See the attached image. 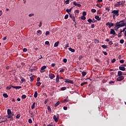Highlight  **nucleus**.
<instances>
[{
	"label": "nucleus",
	"instance_id": "obj_1",
	"mask_svg": "<svg viewBox=\"0 0 126 126\" xmlns=\"http://www.w3.org/2000/svg\"><path fill=\"white\" fill-rule=\"evenodd\" d=\"M120 12V10H114L112 11L111 13H113V14H115L116 16H119V12Z\"/></svg>",
	"mask_w": 126,
	"mask_h": 126
},
{
	"label": "nucleus",
	"instance_id": "obj_2",
	"mask_svg": "<svg viewBox=\"0 0 126 126\" xmlns=\"http://www.w3.org/2000/svg\"><path fill=\"white\" fill-rule=\"evenodd\" d=\"M64 81L65 83H70V84H73V81L70 80L68 79H64Z\"/></svg>",
	"mask_w": 126,
	"mask_h": 126
},
{
	"label": "nucleus",
	"instance_id": "obj_3",
	"mask_svg": "<svg viewBox=\"0 0 126 126\" xmlns=\"http://www.w3.org/2000/svg\"><path fill=\"white\" fill-rule=\"evenodd\" d=\"M13 116H14V114L11 113V114L8 115L7 117H8V119H10L11 121H13Z\"/></svg>",
	"mask_w": 126,
	"mask_h": 126
},
{
	"label": "nucleus",
	"instance_id": "obj_4",
	"mask_svg": "<svg viewBox=\"0 0 126 126\" xmlns=\"http://www.w3.org/2000/svg\"><path fill=\"white\" fill-rule=\"evenodd\" d=\"M57 116H56V115H54L53 116V119L55 121V122H56V123H58V122H59V114H57Z\"/></svg>",
	"mask_w": 126,
	"mask_h": 126
},
{
	"label": "nucleus",
	"instance_id": "obj_5",
	"mask_svg": "<svg viewBox=\"0 0 126 126\" xmlns=\"http://www.w3.org/2000/svg\"><path fill=\"white\" fill-rule=\"evenodd\" d=\"M124 79H125V77L124 76H120L117 78V81H122Z\"/></svg>",
	"mask_w": 126,
	"mask_h": 126
},
{
	"label": "nucleus",
	"instance_id": "obj_6",
	"mask_svg": "<svg viewBox=\"0 0 126 126\" xmlns=\"http://www.w3.org/2000/svg\"><path fill=\"white\" fill-rule=\"evenodd\" d=\"M46 68H47V66L44 65V66H42L41 68L40 72L41 73H43V72H45V70H44L46 69Z\"/></svg>",
	"mask_w": 126,
	"mask_h": 126
},
{
	"label": "nucleus",
	"instance_id": "obj_7",
	"mask_svg": "<svg viewBox=\"0 0 126 126\" xmlns=\"http://www.w3.org/2000/svg\"><path fill=\"white\" fill-rule=\"evenodd\" d=\"M69 17H70V18L72 19L73 21L74 22H75V17H74V16L70 13H69Z\"/></svg>",
	"mask_w": 126,
	"mask_h": 126
},
{
	"label": "nucleus",
	"instance_id": "obj_8",
	"mask_svg": "<svg viewBox=\"0 0 126 126\" xmlns=\"http://www.w3.org/2000/svg\"><path fill=\"white\" fill-rule=\"evenodd\" d=\"M110 34L111 35H116V32H115V30L113 29H110Z\"/></svg>",
	"mask_w": 126,
	"mask_h": 126
},
{
	"label": "nucleus",
	"instance_id": "obj_9",
	"mask_svg": "<svg viewBox=\"0 0 126 126\" xmlns=\"http://www.w3.org/2000/svg\"><path fill=\"white\" fill-rule=\"evenodd\" d=\"M122 75H126V74H123V72L119 71L118 72V76H122Z\"/></svg>",
	"mask_w": 126,
	"mask_h": 126
},
{
	"label": "nucleus",
	"instance_id": "obj_10",
	"mask_svg": "<svg viewBox=\"0 0 126 126\" xmlns=\"http://www.w3.org/2000/svg\"><path fill=\"white\" fill-rule=\"evenodd\" d=\"M126 26V24L125 23H122V24H119V27L117 28V29H119L120 27H124Z\"/></svg>",
	"mask_w": 126,
	"mask_h": 126
},
{
	"label": "nucleus",
	"instance_id": "obj_11",
	"mask_svg": "<svg viewBox=\"0 0 126 126\" xmlns=\"http://www.w3.org/2000/svg\"><path fill=\"white\" fill-rule=\"evenodd\" d=\"M12 88H14V89H21L22 88V87L21 86H12Z\"/></svg>",
	"mask_w": 126,
	"mask_h": 126
},
{
	"label": "nucleus",
	"instance_id": "obj_12",
	"mask_svg": "<svg viewBox=\"0 0 126 126\" xmlns=\"http://www.w3.org/2000/svg\"><path fill=\"white\" fill-rule=\"evenodd\" d=\"M55 74L52 73L49 74V78H50V79H53V78H55Z\"/></svg>",
	"mask_w": 126,
	"mask_h": 126
},
{
	"label": "nucleus",
	"instance_id": "obj_13",
	"mask_svg": "<svg viewBox=\"0 0 126 126\" xmlns=\"http://www.w3.org/2000/svg\"><path fill=\"white\" fill-rule=\"evenodd\" d=\"M119 69L120 70H122V71H125V70H126V68L121 65L120 66H119Z\"/></svg>",
	"mask_w": 126,
	"mask_h": 126
},
{
	"label": "nucleus",
	"instance_id": "obj_14",
	"mask_svg": "<svg viewBox=\"0 0 126 126\" xmlns=\"http://www.w3.org/2000/svg\"><path fill=\"white\" fill-rule=\"evenodd\" d=\"M73 8V7H72L69 9H66V12H67L68 14H69L70 12H71V10H72Z\"/></svg>",
	"mask_w": 126,
	"mask_h": 126
},
{
	"label": "nucleus",
	"instance_id": "obj_15",
	"mask_svg": "<svg viewBox=\"0 0 126 126\" xmlns=\"http://www.w3.org/2000/svg\"><path fill=\"white\" fill-rule=\"evenodd\" d=\"M56 81L57 83H59V82H60V75H58L57 76Z\"/></svg>",
	"mask_w": 126,
	"mask_h": 126
},
{
	"label": "nucleus",
	"instance_id": "obj_16",
	"mask_svg": "<svg viewBox=\"0 0 126 126\" xmlns=\"http://www.w3.org/2000/svg\"><path fill=\"white\" fill-rule=\"evenodd\" d=\"M88 22H89V23H91L93 22V23H95V22H96V21H93L92 19H91V18H89L88 20Z\"/></svg>",
	"mask_w": 126,
	"mask_h": 126
},
{
	"label": "nucleus",
	"instance_id": "obj_17",
	"mask_svg": "<svg viewBox=\"0 0 126 126\" xmlns=\"http://www.w3.org/2000/svg\"><path fill=\"white\" fill-rule=\"evenodd\" d=\"M121 5V2H117V3L115 4L116 7H119Z\"/></svg>",
	"mask_w": 126,
	"mask_h": 126
},
{
	"label": "nucleus",
	"instance_id": "obj_18",
	"mask_svg": "<svg viewBox=\"0 0 126 126\" xmlns=\"http://www.w3.org/2000/svg\"><path fill=\"white\" fill-rule=\"evenodd\" d=\"M95 19H96L97 20H98V21H100V20H101V18H100V17L98 16H95L94 17Z\"/></svg>",
	"mask_w": 126,
	"mask_h": 126
},
{
	"label": "nucleus",
	"instance_id": "obj_19",
	"mask_svg": "<svg viewBox=\"0 0 126 126\" xmlns=\"http://www.w3.org/2000/svg\"><path fill=\"white\" fill-rule=\"evenodd\" d=\"M69 51H70L72 53H74L75 52V50L74 49L71 48V47H70L68 48Z\"/></svg>",
	"mask_w": 126,
	"mask_h": 126
},
{
	"label": "nucleus",
	"instance_id": "obj_20",
	"mask_svg": "<svg viewBox=\"0 0 126 126\" xmlns=\"http://www.w3.org/2000/svg\"><path fill=\"white\" fill-rule=\"evenodd\" d=\"M34 98H37L38 97V92H37V91L35 92L34 94Z\"/></svg>",
	"mask_w": 126,
	"mask_h": 126
},
{
	"label": "nucleus",
	"instance_id": "obj_21",
	"mask_svg": "<svg viewBox=\"0 0 126 126\" xmlns=\"http://www.w3.org/2000/svg\"><path fill=\"white\" fill-rule=\"evenodd\" d=\"M7 115H10L11 114H12L11 113V110L9 109H7Z\"/></svg>",
	"mask_w": 126,
	"mask_h": 126
},
{
	"label": "nucleus",
	"instance_id": "obj_22",
	"mask_svg": "<svg viewBox=\"0 0 126 126\" xmlns=\"http://www.w3.org/2000/svg\"><path fill=\"white\" fill-rule=\"evenodd\" d=\"M59 44H60V42L57 41L54 44V47H58L59 46Z\"/></svg>",
	"mask_w": 126,
	"mask_h": 126
},
{
	"label": "nucleus",
	"instance_id": "obj_23",
	"mask_svg": "<svg viewBox=\"0 0 126 126\" xmlns=\"http://www.w3.org/2000/svg\"><path fill=\"white\" fill-rule=\"evenodd\" d=\"M35 105H36V102H33L32 106V109H35Z\"/></svg>",
	"mask_w": 126,
	"mask_h": 126
},
{
	"label": "nucleus",
	"instance_id": "obj_24",
	"mask_svg": "<svg viewBox=\"0 0 126 126\" xmlns=\"http://www.w3.org/2000/svg\"><path fill=\"white\" fill-rule=\"evenodd\" d=\"M30 78L31 79V82H33V81L34 80V76H31Z\"/></svg>",
	"mask_w": 126,
	"mask_h": 126
},
{
	"label": "nucleus",
	"instance_id": "obj_25",
	"mask_svg": "<svg viewBox=\"0 0 126 126\" xmlns=\"http://www.w3.org/2000/svg\"><path fill=\"white\" fill-rule=\"evenodd\" d=\"M120 22H119L115 23L114 24L115 26H116L115 27H117V28H118V27H119V24H120Z\"/></svg>",
	"mask_w": 126,
	"mask_h": 126
},
{
	"label": "nucleus",
	"instance_id": "obj_26",
	"mask_svg": "<svg viewBox=\"0 0 126 126\" xmlns=\"http://www.w3.org/2000/svg\"><path fill=\"white\" fill-rule=\"evenodd\" d=\"M102 48H103V49H107L108 48V46L106 45H103L101 46Z\"/></svg>",
	"mask_w": 126,
	"mask_h": 126
},
{
	"label": "nucleus",
	"instance_id": "obj_27",
	"mask_svg": "<svg viewBox=\"0 0 126 126\" xmlns=\"http://www.w3.org/2000/svg\"><path fill=\"white\" fill-rule=\"evenodd\" d=\"M3 96L4 97V98H8V95H7V94H3Z\"/></svg>",
	"mask_w": 126,
	"mask_h": 126
},
{
	"label": "nucleus",
	"instance_id": "obj_28",
	"mask_svg": "<svg viewBox=\"0 0 126 126\" xmlns=\"http://www.w3.org/2000/svg\"><path fill=\"white\" fill-rule=\"evenodd\" d=\"M11 87H12V86H7L6 89H7V90H10V89H11Z\"/></svg>",
	"mask_w": 126,
	"mask_h": 126
},
{
	"label": "nucleus",
	"instance_id": "obj_29",
	"mask_svg": "<svg viewBox=\"0 0 126 126\" xmlns=\"http://www.w3.org/2000/svg\"><path fill=\"white\" fill-rule=\"evenodd\" d=\"M114 23H111L109 26H108V28H111V27L114 26Z\"/></svg>",
	"mask_w": 126,
	"mask_h": 126
},
{
	"label": "nucleus",
	"instance_id": "obj_30",
	"mask_svg": "<svg viewBox=\"0 0 126 126\" xmlns=\"http://www.w3.org/2000/svg\"><path fill=\"white\" fill-rule=\"evenodd\" d=\"M47 110L48 112H52V110L51 109V107H50L49 106L47 107Z\"/></svg>",
	"mask_w": 126,
	"mask_h": 126
},
{
	"label": "nucleus",
	"instance_id": "obj_31",
	"mask_svg": "<svg viewBox=\"0 0 126 126\" xmlns=\"http://www.w3.org/2000/svg\"><path fill=\"white\" fill-rule=\"evenodd\" d=\"M88 83L87 82H83L81 84V86H83L85 84H87Z\"/></svg>",
	"mask_w": 126,
	"mask_h": 126
},
{
	"label": "nucleus",
	"instance_id": "obj_32",
	"mask_svg": "<svg viewBox=\"0 0 126 126\" xmlns=\"http://www.w3.org/2000/svg\"><path fill=\"white\" fill-rule=\"evenodd\" d=\"M37 32L38 33V34H39L40 35L42 34V31L40 30H38L37 31Z\"/></svg>",
	"mask_w": 126,
	"mask_h": 126
},
{
	"label": "nucleus",
	"instance_id": "obj_33",
	"mask_svg": "<svg viewBox=\"0 0 126 126\" xmlns=\"http://www.w3.org/2000/svg\"><path fill=\"white\" fill-rule=\"evenodd\" d=\"M60 105V101H58L55 105V107H57V106H59Z\"/></svg>",
	"mask_w": 126,
	"mask_h": 126
},
{
	"label": "nucleus",
	"instance_id": "obj_34",
	"mask_svg": "<svg viewBox=\"0 0 126 126\" xmlns=\"http://www.w3.org/2000/svg\"><path fill=\"white\" fill-rule=\"evenodd\" d=\"M68 102V100L65 99L63 101H62V103H66Z\"/></svg>",
	"mask_w": 126,
	"mask_h": 126
},
{
	"label": "nucleus",
	"instance_id": "obj_35",
	"mask_svg": "<svg viewBox=\"0 0 126 126\" xmlns=\"http://www.w3.org/2000/svg\"><path fill=\"white\" fill-rule=\"evenodd\" d=\"M94 43L95 44H98L99 43V40L97 39H94Z\"/></svg>",
	"mask_w": 126,
	"mask_h": 126
},
{
	"label": "nucleus",
	"instance_id": "obj_36",
	"mask_svg": "<svg viewBox=\"0 0 126 126\" xmlns=\"http://www.w3.org/2000/svg\"><path fill=\"white\" fill-rule=\"evenodd\" d=\"M61 90H62V91H64V90H66V87H64L61 88Z\"/></svg>",
	"mask_w": 126,
	"mask_h": 126
},
{
	"label": "nucleus",
	"instance_id": "obj_37",
	"mask_svg": "<svg viewBox=\"0 0 126 126\" xmlns=\"http://www.w3.org/2000/svg\"><path fill=\"white\" fill-rule=\"evenodd\" d=\"M124 42H125V40H124V39H121L120 41V44H124Z\"/></svg>",
	"mask_w": 126,
	"mask_h": 126
},
{
	"label": "nucleus",
	"instance_id": "obj_38",
	"mask_svg": "<svg viewBox=\"0 0 126 126\" xmlns=\"http://www.w3.org/2000/svg\"><path fill=\"white\" fill-rule=\"evenodd\" d=\"M82 74L83 76H85V75H86V72H85V71L82 72Z\"/></svg>",
	"mask_w": 126,
	"mask_h": 126
},
{
	"label": "nucleus",
	"instance_id": "obj_39",
	"mask_svg": "<svg viewBox=\"0 0 126 126\" xmlns=\"http://www.w3.org/2000/svg\"><path fill=\"white\" fill-rule=\"evenodd\" d=\"M45 45H47L48 46H50V42L47 41L45 42Z\"/></svg>",
	"mask_w": 126,
	"mask_h": 126
},
{
	"label": "nucleus",
	"instance_id": "obj_40",
	"mask_svg": "<svg viewBox=\"0 0 126 126\" xmlns=\"http://www.w3.org/2000/svg\"><path fill=\"white\" fill-rule=\"evenodd\" d=\"M28 122L29 124H32V119H29L28 120Z\"/></svg>",
	"mask_w": 126,
	"mask_h": 126
},
{
	"label": "nucleus",
	"instance_id": "obj_41",
	"mask_svg": "<svg viewBox=\"0 0 126 126\" xmlns=\"http://www.w3.org/2000/svg\"><path fill=\"white\" fill-rule=\"evenodd\" d=\"M27 96L25 94H24L22 96V99H26Z\"/></svg>",
	"mask_w": 126,
	"mask_h": 126
},
{
	"label": "nucleus",
	"instance_id": "obj_42",
	"mask_svg": "<svg viewBox=\"0 0 126 126\" xmlns=\"http://www.w3.org/2000/svg\"><path fill=\"white\" fill-rule=\"evenodd\" d=\"M36 85H37V86H40V85H41V82H37V83H36Z\"/></svg>",
	"mask_w": 126,
	"mask_h": 126
},
{
	"label": "nucleus",
	"instance_id": "obj_43",
	"mask_svg": "<svg viewBox=\"0 0 126 126\" xmlns=\"http://www.w3.org/2000/svg\"><path fill=\"white\" fill-rule=\"evenodd\" d=\"M126 27L124 28L123 29V30L122 31H121L120 32H121V33H123V32H126Z\"/></svg>",
	"mask_w": 126,
	"mask_h": 126
},
{
	"label": "nucleus",
	"instance_id": "obj_44",
	"mask_svg": "<svg viewBox=\"0 0 126 126\" xmlns=\"http://www.w3.org/2000/svg\"><path fill=\"white\" fill-rule=\"evenodd\" d=\"M70 1V0H66V1H65V3H66V4H69V1Z\"/></svg>",
	"mask_w": 126,
	"mask_h": 126
},
{
	"label": "nucleus",
	"instance_id": "obj_45",
	"mask_svg": "<svg viewBox=\"0 0 126 126\" xmlns=\"http://www.w3.org/2000/svg\"><path fill=\"white\" fill-rule=\"evenodd\" d=\"M81 19L82 20H85V19H86V17H85V16H82L81 17Z\"/></svg>",
	"mask_w": 126,
	"mask_h": 126
},
{
	"label": "nucleus",
	"instance_id": "obj_46",
	"mask_svg": "<svg viewBox=\"0 0 126 126\" xmlns=\"http://www.w3.org/2000/svg\"><path fill=\"white\" fill-rule=\"evenodd\" d=\"M21 83H23V82H24V81H25V79H24V78L21 79Z\"/></svg>",
	"mask_w": 126,
	"mask_h": 126
},
{
	"label": "nucleus",
	"instance_id": "obj_47",
	"mask_svg": "<svg viewBox=\"0 0 126 126\" xmlns=\"http://www.w3.org/2000/svg\"><path fill=\"white\" fill-rule=\"evenodd\" d=\"M91 11H92V12H94V13H95V12H96V9H92L91 10Z\"/></svg>",
	"mask_w": 126,
	"mask_h": 126
},
{
	"label": "nucleus",
	"instance_id": "obj_48",
	"mask_svg": "<svg viewBox=\"0 0 126 126\" xmlns=\"http://www.w3.org/2000/svg\"><path fill=\"white\" fill-rule=\"evenodd\" d=\"M46 36H48V35H50V32L47 31L45 33Z\"/></svg>",
	"mask_w": 126,
	"mask_h": 126
},
{
	"label": "nucleus",
	"instance_id": "obj_49",
	"mask_svg": "<svg viewBox=\"0 0 126 126\" xmlns=\"http://www.w3.org/2000/svg\"><path fill=\"white\" fill-rule=\"evenodd\" d=\"M120 63H125V60H121L120 61Z\"/></svg>",
	"mask_w": 126,
	"mask_h": 126
},
{
	"label": "nucleus",
	"instance_id": "obj_50",
	"mask_svg": "<svg viewBox=\"0 0 126 126\" xmlns=\"http://www.w3.org/2000/svg\"><path fill=\"white\" fill-rule=\"evenodd\" d=\"M118 37H122V32H120L119 33H118Z\"/></svg>",
	"mask_w": 126,
	"mask_h": 126
},
{
	"label": "nucleus",
	"instance_id": "obj_51",
	"mask_svg": "<svg viewBox=\"0 0 126 126\" xmlns=\"http://www.w3.org/2000/svg\"><path fill=\"white\" fill-rule=\"evenodd\" d=\"M29 17H32V16H34V14H33V13L30 14L29 15Z\"/></svg>",
	"mask_w": 126,
	"mask_h": 126
},
{
	"label": "nucleus",
	"instance_id": "obj_52",
	"mask_svg": "<svg viewBox=\"0 0 126 126\" xmlns=\"http://www.w3.org/2000/svg\"><path fill=\"white\" fill-rule=\"evenodd\" d=\"M63 63H67V59H64L63 60Z\"/></svg>",
	"mask_w": 126,
	"mask_h": 126
},
{
	"label": "nucleus",
	"instance_id": "obj_53",
	"mask_svg": "<svg viewBox=\"0 0 126 126\" xmlns=\"http://www.w3.org/2000/svg\"><path fill=\"white\" fill-rule=\"evenodd\" d=\"M116 62V59H113L112 61H111V63H115Z\"/></svg>",
	"mask_w": 126,
	"mask_h": 126
},
{
	"label": "nucleus",
	"instance_id": "obj_54",
	"mask_svg": "<svg viewBox=\"0 0 126 126\" xmlns=\"http://www.w3.org/2000/svg\"><path fill=\"white\" fill-rule=\"evenodd\" d=\"M49 101V99H47L45 100L44 101V104H47V103H48V102Z\"/></svg>",
	"mask_w": 126,
	"mask_h": 126
},
{
	"label": "nucleus",
	"instance_id": "obj_55",
	"mask_svg": "<svg viewBox=\"0 0 126 126\" xmlns=\"http://www.w3.org/2000/svg\"><path fill=\"white\" fill-rule=\"evenodd\" d=\"M67 18H68V15L66 14L65 16H64V19H67Z\"/></svg>",
	"mask_w": 126,
	"mask_h": 126
},
{
	"label": "nucleus",
	"instance_id": "obj_56",
	"mask_svg": "<svg viewBox=\"0 0 126 126\" xmlns=\"http://www.w3.org/2000/svg\"><path fill=\"white\" fill-rule=\"evenodd\" d=\"M83 16H86V12L84 11L83 12Z\"/></svg>",
	"mask_w": 126,
	"mask_h": 126
},
{
	"label": "nucleus",
	"instance_id": "obj_57",
	"mask_svg": "<svg viewBox=\"0 0 126 126\" xmlns=\"http://www.w3.org/2000/svg\"><path fill=\"white\" fill-rule=\"evenodd\" d=\"M103 54L105 55V56H107L108 55V53H107L105 51H102Z\"/></svg>",
	"mask_w": 126,
	"mask_h": 126
},
{
	"label": "nucleus",
	"instance_id": "obj_58",
	"mask_svg": "<svg viewBox=\"0 0 126 126\" xmlns=\"http://www.w3.org/2000/svg\"><path fill=\"white\" fill-rule=\"evenodd\" d=\"M20 118V114H17L16 116V119H19Z\"/></svg>",
	"mask_w": 126,
	"mask_h": 126
},
{
	"label": "nucleus",
	"instance_id": "obj_59",
	"mask_svg": "<svg viewBox=\"0 0 126 126\" xmlns=\"http://www.w3.org/2000/svg\"><path fill=\"white\" fill-rule=\"evenodd\" d=\"M95 62H96L97 63H100V60L98 59H95Z\"/></svg>",
	"mask_w": 126,
	"mask_h": 126
},
{
	"label": "nucleus",
	"instance_id": "obj_60",
	"mask_svg": "<svg viewBox=\"0 0 126 126\" xmlns=\"http://www.w3.org/2000/svg\"><path fill=\"white\" fill-rule=\"evenodd\" d=\"M60 72H64V69H62L60 70Z\"/></svg>",
	"mask_w": 126,
	"mask_h": 126
},
{
	"label": "nucleus",
	"instance_id": "obj_61",
	"mask_svg": "<svg viewBox=\"0 0 126 126\" xmlns=\"http://www.w3.org/2000/svg\"><path fill=\"white\" fill-rule=\"evenodd\" d=\"M73 3L74 5H75V6H77V3H76V1H74Z\"/></svg>",
	"mask_w": 126,
	"mask_h": 126
},
{
	"label": "nucleus",
	"instance_id": "obj_62",
	"mask_svg": "<svg viewBox=\"0 0 126 126\" xmlns=\"http://www.w3.org/2000/svg\"><path fill=\"white\" fill-rule=\"evenodd\" d=\"M102 81L103 83H106V82H107V80L105 79H103Z\"/></svg>",
	"mask_w": 126,
	"mask_h": 126
},
{
	"label": "nucleus",
	"instance_id": "obj_63",
	"mask_svg": "<svg viewBox=\"0 0 126 126\" xmlns=\"http://www.w3.org/2000/svg\"><path fill=\"white\" fill-rule=\"evenodd\" d=\"M95 27V25L94 24L91 25V28H94Z\"/></svg>",
	"mask_w": 126,
	"mask_h": 126
},
{
	"label": "nucleus",
	"instance_id": "obj_64",
	"mask_svg": "<svg viewBox=\"0 0 126 126\" xmlns=\"http://www.w3.org/2000/svg\"><path fill=\"white\" fill-rule=\"evenodd\" d=\"M63 110H67V107H66V106H64V107H63Z\"/></svg>",
	"mask_w": 126,
	"mask_h": 126
}]
</instances>
